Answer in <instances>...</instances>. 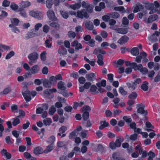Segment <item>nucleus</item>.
<instances>
[{
    "instance_id": "4d7b16f0",
    "label": "nucleus",
    "mask_w": 160,
    "mask_h": 160,
    "mask_svg": "<svg viewBox=\"0 0 160 160\" xmlns=\"http://www.w3.org/2000/svg\"><path fill=\"white\" fill-rule=\"evenodd\" d=\"M55 138L54 136H52L49 138L48 141L47 142L51 144L52 145L55 141Z\"/></svg>"
},
{
    "instance_id": "3c124183",
    "label": "nucleus",
    "mask_w": 160,
    "mask_h": 160,
    "mask_svg": "<svg viewBox=\"0 0 160 160\" xmlns=\"http://www.w3.org/2000/svg\"><path fill=\"white\" fill-rule=\"evenodd\" d=\"M75 30L76 32L79 33L83 32L84 31V29L82 26L78 25L75 28Z\"/></svg>"
},
{
    "instance_id": "4be33fe9",
    "label": "nucleus",
    "mask_w": 160,
    "mask_h": 160,
    "mask_svg": "<svg viewBox=\"0 0 160 160\" xmlns=\"http://www.w3.org/2000/svg\"><path fill=\"white\" fill-rule=\"evenodd\" d=\"M98 60L97 62L98 64L100 66H103L104 62L103 61V56L101 54H99L97 56Z\"/></svg>"
},
{
    "instance_id": "09e8293b",
    "label": "nucleus",
    "mask_w": 160,
    "mask_h": 160,
    "mask_svg": "<svg viewBox=\"0 0 160 160\" xmlns=\"http://www.w3.org/2000/svg\"><path fill=\"white\" fill-rule=\"evenodd\" d=\"M82 118L85 120H87L89 117V113L88 111H85L82 114Z\"/></svg>"
},
{
    "instance_id": "423d86ee",
    "label": "nucleus",
    "mask_w": 160,
    "mask_h": 160,
    "mask_svg": "<svg viewBox=\"0 0 160 160\" xmlns=\"http://www.w3.org/2000/svg\"><path fill=\"white\" fill-rule=\"evenodd\" d=\"M82 6L83 8H85L89 13H91L93 11L94 6L92 5L86 3L84 1L82 2Z\"/></svg>"
},
{
    "instance_id": "4468645a",
    "label": "nucleus",
    "mask_w": 160,
    "mask_h": 160,
    "mask_svg": "<svg viewBox=\"0 0 160 160\" xmlns=\"http://www.w3.org/2000/svg\"><path fill=\"white\" fill-rule=\"evenodd\" d=\"M85 24V27L86 28L89 30H92L93 28V23L91 22L86 21L84 22Z\"/></svg>"
},
{
    "instance_id": "0eeeda50",
    "label": "nucleus",
    "mask_w": 160,
    "mask_h": 160,
    "mask_svg": "<svg viewBox=\"0 0 160 160\" xmlns=\"http://www.w3.org/2000/svg\"><path fill=\"white\" fill-rule=\"evenodd\" d=\"M135 70H139L143 74H144L147 73L148 72V69L145 68H142V64H139L136 65L135 68Z\"/></svg>"
},
{
    "instance_id": "2f4dec72",
    "label": "nucleus",
    "mask_w": 160,
    "mask_h": 160,
    "mask_svg": "<svg viewBox=\"0 0 160 160\" xmlns=\"http://www.w3.org/2000/svg\"><path fill=\"white\" fill-rule=\"evenodd\" d=\"M78 134V132H77L74 130L73 132L70 133L69 135V138L71 139H73L75 137L77 136Z\"/></svg>"
},
{
    "instance_id": "c85d7f7f",
    "label": "nucleus",
    "mask_w": 160,
    "mask_h": 160,
    "mask_svg": "<svg viewBox=\"0 0 160 160\" xmlns=\"http://www.w3.org/2000/svg\"><path fill=\"white\" fill-rule=\"evenodd\" d=\"M30 70L33 74L37 73L39 71L38 66L37 65H35L31 68Z\"/></svg>"
},
{
    "instance_id": "a878e982",
    "label": "nucleus",
    "mask_w": 160,
    "mask_h": 160,
    "mask_svg": "<svg viewBox=\"0 0 160 160\" xmlns=\"http://www.w3.org/2000/svg\"><path fill=\"white\" fill-rule=\"evenodd\" d=\"M81 7V4L80 2L76 3L74 4L70 5V8L74 10L78 9L80 8Z\"/></svg>"
},
{
    "instance_id": "473e14b6",
    "label": "nucleus",
    "mask_w": 160,
    "mask_h": 160,
    "mask_svg": "<svg viewBox=\"0 0 160 160\" xmlns=\"http://www.w3.org/2000/svg\"><path fill=\"white\" fill-rule=\"evenodd\" d=\"M53 149V147L52 145L50 144L48 146L46 149L43 151V152L45 153H47L51 152Z\"/></svg>"
},
{
    "instance_id": "8fccbe9b",
    "label": "nucleus",
    "mask_w": 160,
    "mask_h": 160,
    "mask_svg": "<svg viewBox=\"0 0 160 160\" xmlns=\"http://www.w3.org/2000/svg\"><path fill=\"white\" fill-rule=\"evenodd\" d=\"M11 89L10 87H8L4 89L2 92H1L2 94L6 95L9 93L11 91Z\"/></svg>"
},
{
    "instance_id": "680f3d73",
    "label": "nucleus",
    "mask_w": 160,
    "mask_h": 160,
    "mask_svg": "<svg viewBox=\"0 0 160 160\" xmlns=\"http://www.w3.org/2000/svg\"><path fill=\"white\" fill-rule=\"evenodd\" d=\"M147 13V11H144L143 12V13H142L140 12L138 13V18H139L140 19H142V18H144L143 17Z\"/></svg>"
},
{
    "instance_id": "0e129e2a",
    "label": "nucleus",
    "mask_w": 160,
    "mask_h": 160,
    "mask_svg": "<svg viewBox=\"0 0 160 160\" xmlns=\"http://www.w3.org/2000/svg\"><path fill=\"white\" fill-rule=\"evenodd\" d=\"M154 81L156 82H158L160 81V72H159L158 73L155 77Z\"/></svg>"
},
{
    "instance_id": "49530a36",
    "label": "nucleus",
    "mask_w": 160,
    "mask_h": 160,
    "mask_svg": "<svg viewBox=\"0 0 160 160\" xmlns=\"http://www.w3.org/2000/svg\"><path fill=\"white\" fill-rule=\"evenodd\" d=\"M56 111V109L53 105L52 106L49 108L48 113L51 115H52Z\"/></svg>"
},
{
    "instance_id": "f704fd0d",
    "label": "nucleus",
    "mask_w": 160,
    "mask_h": 160,
    "mask_svg": "<svg viewBox=\"0 0 160 160\" xmlns=\"http://www.w3.org/2000/svg\"><path fill=\"white\" fill-rule=\"evenodd\" d=\"M93 53L95 54H97L98 53H101L102 54H104L106 53V52L105 51L103 50L102 49H101L100 48H98L95 49Z\"/></svg>"
},
{
    "instance_id": "c756f323",
    "label": "nucleus",
    "mask_w": 160,
    "mask_h": 160,
    "mask_svg": "<svg viewBox=\"0 0 160 160\" xmlns=\"http://www.w3.org/2000/svg\"><path fill=\"white\" fill-rule=\"evenodd\" d=\"M106 82L105 80H103L101 82H99L97 83L96 85L98 88L101 87H105L106 85Z\"/></svg>"
},
{
    "instance_id": "864d4df0",
    "label": "nucleus",
    "mask_w": 160,
    "mask_h": 160,
    "mask_svg": "<svg viewBox=\"0 0 160 160\" xmlns=\"http://www.w3.org/2000/svg\"><path fill=\"white\" fill-rule=\"evenodd\" d=\"M3 49L4 50H8L10 49V47L5 45L0 44V51L3 52Z\"/></svg>"
},
{
    "instance_id": "5fc2aeb1",
    "label": "nucleus",
    "mask_w": 160,
    "mask_h": 160,
    "mask_svg": "<svg viewBox=\"0 0 160 160\" xmlns=\"http://www.w3.org/2000/svg\"><path fill=\"white\" fill-rule=\"evenodd\" d=\"M46 52L45 51L43 52L40 54L41 59L42 61H45L46 59Z\"/></svg>"
},
{
    "instance_id": "1a4fd4ad",
    "label": "nucleus",
    "mask_w": 160,
    "mask_h": 160,
    "mask_svg": "<svg viewBox=\"0 0 160 160\" xmlns=\"http://www.w3.org/2000/svg\"><path fill=\"white\" fill-rule=\"evenodd\" d=\"M47 15L49 19L52 21H56L58 20L55 16L54 12L52 10H50L47 12Z\"/></svg>"
},
{
    "instance_id": "5701e85b",
    "label": "nucleus",
    "mask_w": 160,
    "mask_h": 160,
    "mask_svg": "<svg viewBox=\"0 0 160 160\" xmlns=\"http://www.w3.org/2000/svg\"><path fill=\"white\" fill-rule=\"evenodd\" d=\"M110 18L114 19H117L119 18L120 17V14L117 12H112L108 14Z\"/></svg>"
},
{
    "instance_id": "cd10ccee",
    "label": "nucleus",
    "mask_w": 160,
    "mask_h": 160,
    "mask_svg": "<svg viewBox=\"0 0 160 160\" xmlns=\"http://www.w3.org/2000/svg\"><path fill=\"white\" fill-rule=\"evenodd\" d=\"M131 53L133 56H136L139 53V51L137 47L133 48L131 51Z\"/></svg>"
},
{
    "instance_id": "412c9836",
    "label": "nucleus",
    "mask_w": 160,
    "mask_h": 160,
    "mask_svg": "<svg viewBox=\"0 0 160 160\" xmlns=\"http://www.w3.org/2000/svg\"><path fill=\"white\" fill-rule=\"evenodd\" d=\"M100 124V125L99 127V129L100 130H102L104 128L108 127L109 125V123L106 121H101Z\"/></svg>"
},
{
    "instance_id": "aec40b11",
    "label": "nucleus",
    "mask_w": 160,
    "mask_h": 160,
    "mask_svg": "<svg viewBox=\"0 0 160 160\" xmlns=\"http://www.w3.org/2000/svg\"><path fill=\"white\" fill-rule=\"evenodd\" d=\"M31 3L29 2L28 1H22L20 3V6L21 7V8H22L23 9L24 8L29 7Z\"/></svg>"
},
{
    "instance_id": "ddd939ff",
    "label": "nucleus",
    "mask_w": 160,
    "mask_h": 160,
    "mask_svg": "<svg viewBox=\"0 0 160 160\" xmlns=\"http://www.w3.org/2000/svg\"><path fill=\"white\" fill-rule=\"evenodd\" d=\"M71 45L73 47H75V49L76 50H78L82 48V44L79 43L77 40L74 41L71 44Z\"/></svg>"
},
{
    "instance_id": "f03ea898",
    "label": "nucleus",
    "mask_w": 160,
    "mask_h": 160,
    "mask_svg": "<svg viewBox=\"0 0 160 160\" xmlns=\"http://www.w3.org/2000/svg\"><path fill=\"white\" fill-rule=\"evenodd\" d=\"M77 16L81 19H83V18L87 19L89 17V16L85 9H82L78 11Z\"/></svg>"
},
{
    "instance_id": "39448f33",
    "label": "nucleus",
    "mask_w": 160,
    "mask_h": 160,
    "mask_svg": "<svg viewBox=\"0 0 160 160\" xmlns=\"http://www.w3.org/2000/svg\"><path fill=\"white\" fill-rule=\"evenodd\" d=\"M144 105L142 103L137 104V112L141 114L146 115L148 112L147 111L144 110Z\"/></svg>"
},
{
    "instance_id": "a18cd8bd",
    "label": "nucleus",
    "mask_w": 160,
    "mask_h": 160,
    "mask_svg": "<svg viewBox=\"0 0 160 160\" xmlns=\"http://www.w3.org/2000/svg\"><path fill=\"white\" fill-rule=\"evenodd\" d=\"M51 40L49 39H46L45 42V44L46 47L48 48H50L52 46V43L51 42Z\"/></svg>"
},
{
    "instance_id": "20e7f679",
    "label": "nucleus",
    "mask_w": 160,
    "mask_h": 160,
    "mask_svg": "<svg viewBox=\"0 0 160 160\" xmlns=\"http://www.w3.org/2000/svg\"><path fill=\"white\" fill-rule=\"evenodd\" d=\"M29 14L31 16L38 20H41L43 18L42 13L38 11H31L29 12Z\"/></svg>"
},
{
    "instance_id": "9d476101",
    "label": "nucleus",
    "mask_w": 160,
    "mask_h": 160,
    "mask_svg": "<svg viewBox=\"0 0 160 160\" xmlns=\"http://www.w3.org/2000/svg\"><path fill=\"white\" fill-rule=\"evenodd\" d=\"M110 29L115 30L117 32L123 34H126L128 32V29L126 28H120L115 29L112 26L110 27Z\"/></svg>"
},
{
    "instance_id": "58836bf2",
    "label": "nucleus",
    "mask_w": 160,
    "mask_h": 160,
    "mask_svg": "<svg viewBox=\"0 0 160 160\" xmlns=\"http://www.w3.org/2000/svg\"><path fill=\"white\" fill-rule=\"evenodd\" d=\"M50 26L54 28L57 30H58L60 28L59 24L57 23L54 22L50 23Z\"/></svg>"
},
{
    "instance_id": "e433bc0d",
    "label": "nucleus",
    "mask_w": 160,
    "mask_h": 160,
    "mask_svg": "<svg viewBox=\"0 0 160 160\" xmlns=\"http://www.w3.org/2000/svg\"><path fill=\"white\" fill-rule=\"evenodd\" d=\"M53 3L54 2L53 0H47L46 3L47 7L49 9L51 8Z\"/></svg>"
},
{
    "instance_id": "e2e57ef3",
    "label": "nucleus",
    "mask_w": 160,
    "mask_h": 160,
    "mask_svg": "<svg viewBox=\"0 0 160 160\" xmlns=\"http://www.w3.org/2000/svg\"><path fill=\"white\" fill-rule=\"evenodd\" d=\"M10 2L8 0H4L2 2V6L3 7H8L10 4Z\"/></svg>"
},
{
    "instance_id": "de8ad7c7",
    "label": "nucleus",
    "mask_w": 160,
    "mask_h": 160,
    "mask_svg": "<svg viewBox=\"0 0 160 160\" xmlns=\"http://www.w3.org/2000/svg\"><path fill=\"white\" fill-rule=\"evenodd\" d=\"M138 95L135 92H132L128 96V98L131 99H135L137 97Z\"/></svg>"
},
{
    "instance_id": "052dcab7",
    "label": "nucleus",
    "mask_w": 160,
    "mask_h": 160,
    "mask_svg": "<svg viewBox=\"0 0 160 160\" xmlns=\"http://www.w3.org/2000/svg\"><path fill=\"white\" fill-rule=\"evenodd\" d=\"M155 74V72L154 71L152 70L150 71L148 73V77L151 79H153V76Z\"/></svg>"
},
{
    "instance_id": "69168bd1",
    "label": "nucleus",
    "mask_w": 160,
    "mask_h": 160,
    "mask_svg": "<svg viewBox=\"0 0 160 160\" xmlns=\"http://www.w3.org/2000/svg\"><path fill=\"white\" fill-rule=\"evenodd\" d=\"M10 8L13 10H16L18 9V5L15 4V3H12L10 5Z\"/></svg>"
},
{
    "instance_id": "7c9ffc66",
    "label": "nucleus",
    "mask_w": 160,
    "mask_h": 160,
    "mask_svg": "<svg viewBox=\"0 0 160 160\" xmlns=\"http://www.w3.org/2000/svg\"><path fill=\"white\" fill-rule=\"evenodd\" d=\"M148 82H143L141 86V88L145 91H147L148 88Z\"/></svg>"
},
{
    "instance_id": "7ed1b4c3",
    "label": "nucleus",
    "mask_w": 160,
    "mask_h": 160,
    "mask_svg": "<svg viewBox=\"0 0 160 160\" xmlns=\"http://www.w3.org/2000/svg\"><path fill=\"white\" fill-rule=\"evenodd\" d=\"M158 18L157 15L153 14L150 15L148 19L146 18H143V20L146 24H148L156 21Z\"/></svg>"
},
{
    "instance_id": "9b49d317",
    "label": "nucleus",
    "mask_w": 160,
    "mask_h": 160,
    "mask_svg": "<svg viewBox=\"0 0 160 160\" xmlns=\"http://www.w3.org/2000/svg\"><path fill=\"white\" fill-rule=\"evenodd\" d=\"M86 78L89 81H92L96 79V75L94 73H88L86 75Z\"/></svg>"
},
{
    "instance_id": "a19ab883",
    "label": "nucleus",
    "mask_w": 160,
    "mask_h": 160,
    "mask_svg": "<svg viewBox=\"0 0 160 160\" xmlns=\"http://www.w3.org/2000/svg\"><path fill=\"white\" fill-rule=\"evenodd\" d=\"M114 10L115 11L121 12L122 13L125 12V11L123 6L116 7L114 8Z\"/></svg>"
},
{
    "instance_id": "6e6d98bb",
    "label": "nucleus",
    "mask_w": 160,
    "mask_h": 160,
    "mask_svg": "<svg viewBox=\"0 0 160 160\" xmlns=\"http://www.w3.org/2000/svg\"><path fill=\"white\" fill-rule=\"evenodd\" d=\"M88 131V130H84L81 132L80 133V136L82 138H87V132Z\"/></svg>"
},
{
    "instance_id": "603ef678",
    "label": "nucleus",
    "mask_w": 160,
    "mask_h": 160,
    "mask_svg": "<svg viewBox=\"0 0 160 160\" xmlns=\"http://www.w3.org/2000/svg\"><path fill=\"white\" fill-rule=\"evenodd\" d=\"M124 62V61L123 60L119 59L117 61H115L114 62V63L115 64V65H118L119 66L122 65Z\"/></svg>"
},
{
    "instance_id": "f257e3e1",
    "label": "nucleus",
    "mask_w": 160,
    "mask_h": 160,
    "mask_svg": "<svg viewBox=\"0 0 160 160\" xmlns=\"http://www.w3.org/2000/svg\"><path fill=\"white\" fill-rule=\"evenodd\" d=\"M38 57V54L36 52H34L29 54L28 56L29 60L28 62L29 64L32 65L33 63H35Z\"/></svg>"
},
{
    "instance_id": "ea45409f",
    "label": "nucleus",
    "mask_w": 160,
    "mask_h": 160,
    "mask_svg": "<svg viewBox=\"0 0 160 160\" xmlns=\"http://www.w3.org/2000/svg\"><path fill=\"white\" fill-rule=\"evenodd\" d=\"M61 15L65 19H67L68 17V13L67 11L60 10V11Z\"/></svg>"
},
{
    "instance_id": "13d9d810",
    "label": "nucleus",
    "mask_w": 160,
    "mask_h": 160,
    "mask_svg": "<svg viewBox=\"0 0 160 160\" xmlns=\"http://www.w3.org/2000/svg\"><path fill=\"white\" fill-rule=\"evenodd\" d=\"M49 80L50 81V82L52 85L56 84L57 82V80L54 76H52L50 77Z\"/></svg>"
},
{
    "instance_id": "6e6552de",
    "label": "nucleus",
    "mask_w": 160,
    "mask_h": 160,
    "mask_svg": "<svg viewBox=\"0 0 160 160\" xmlns=\"http://www.w3.org/2000/svg\"><path fill=\"white\" fill-rule=\"evenodd\" d=\"M147 56V53L144 52H142L140 53L139 55L135 58V61L138 63H140L141 62V59L144 58L146 57Z\"/></svg>"
},
{
    "instance_id": "774afa93",
    "label": "nucleus",
    "mask_w": 160,
    "mask_h": 160,
    "mask_svg": "<svg viewBox=\"0 0 160 160\" xmlns=\"http://www.w3.org/2000/svg\"><path fill=\"white\" fill-rule=\"evenodd\" d=\"M88 45L91 47H93L95 45V41L93 39H91L89 41H88Z\"/></svg>"
},
{
    "instance_id": "6ab92c4d",
    "label": "nucleus",
    "mask_w": 160,
    "mask_h": 160,
    "mask_svg": "<svg viewBox=\"0 0 160 160\" xmlns=\"http://www.w3.org/2000/svg\"><path fill=\"white\" fill-rule=\"evenodd\" d=\"M123 139L122 137H120L116 139L115 142V145L116 147H119L121 145V143L123 142Z\"/></svg>"
},
{
    "instance_id": "bf43d9fd",
    "label": "nucleus",
    "mask_w": 160,
    "mask_h": 160,
    "mask_svg": "<svg viewBox=\"0 0 160 160\" xmlns=\"http://www.w3.org/2000/svg\"><path fill=\"white\" fill-rule=\"evenodd\" d=\"M15 54V52L13 51H11L8 53L6 56L5 59H10L11 57L13 56Z\"/></svg>"
},
{
    "instance_id": "bb28decb",
    "label": "nucleus",
    "mask_w": 160,
    "mask_h": 160,
    "mask_svg": "<svg viewBox=\"0 0 160 160\" xmlns=\"http://www.w3.org/2000/svg\"><path fill=\"white\" fill-rule=\"evenodd\" d=\"M1 153L2 154L6 156V158L8 159H10L11 157V154L7 152L6 149H3L1 151Z\"/></svg>"
},
{
    "instance_id": "79ce46f5",
    "label": "nucleus",
    "mask_w": 160,
    "mask_h": 160,
    "mask_svg": "<svg viewBox=\"0 0 160 160\" xmlns=\"http://www.w3.org/2000/svg\"><path fill=\"white\" fill-rule=\"evenodd\" d=\"M128 87L130 89L132 90H134L136 87V85H135L133 82L132 83H127Z\"/></svg>"
},
{
    "instance_id": "f8f14e48",
    "label": "nucleus",
    "mask_w": 160,
    "mask_h": 160,
    "mask_svg": "<svg viewBox=\"0 0 160 160\" xmlns=\"http://www.w3.org/2000/svg\"><path fill=\"white\" fill-rule=\"evenodd\" d=\"M160 34V32L157 31H155L151 36H150L148 38L149 40L152 42L157 41V39L156 37H155V35H156L157 36H158Z\"/></svg>"
},
{
    "instance_id": "37998d69",
    "label": "nucleus",
    "mask_w": 160,
    "mask_h": 160,
    "mask_svg": "<svg viewBox=\"0 0 160 160\" xmlns=\"http://www.w3.org/2000/svg\"><path fill=\"white\" fill-rule=\"evenodd\" d=\"M143 8V6L142 5L140 4L138 5H137L133 10V12H138L141 9H142Z\"/></svg>"
},
{
    "instance_id": "a211bd4d",
    "label": "nucleus",
    "mask_w": 160,
    "mask_h": 160,
    "mask_svg": "<svg viewBox=\"0 0 160 160\" xmlns=\"http://www.w3.org/2000/svg\"><path fill=\"white\" fill-rule=\"evenodd\" d=\"M58 88L61 91L65 90L66 88L65 83L62 81L59 82L57 85Z\"/></svg>"
},
{
    "instance_id": "4c0bfd02",
    "label": "nucleus",
    "mask_w": 160,
    "mask_h": 160,
    "mask_svg": "<svg viewBox=\"0 0 160 160\" xmlns=\"http://www.w3.org/2000/svg\"><path fill=\"white\" fill-rule=\"evenodd\" d=\"M18 11L19 12V14L21 15V16L25 18H26L27 17V14L26 13L23 8H20L19 9Z\"/></svg>"
},
{
    "instance_id": "b1692460",
    "label": "nucleus",
    "mask_w": 160,
    "mask_h": 160,
    "mask_svg": "<svg viewBox=\"0 0 160 160\" xmlns=\"http://www.w3.org/2000/svg\"><path fill=\"white\" fill-rule=\"evenodd\" d=\"M43 84L45 87L47 88H50L52 85L50 82V81L46 79L44 80Z\"/></svg>"
},
{
    "instance_id": "338daca9",
    "label": "nucleus",
    "mask_w": 160,
    "mask_h": 160,
    "mask_svg": "<svg viewBox=\"0 0 160 160\" xmlns=\"http://www.w3.org/2000/svg\"><path fill=\"white\" fill-rule=\"evenodd\" d=\"M119 92L122 95H125L127 94V92L124 90L123 88L122 87H120L119 88Z\"/></svg>"
},
{
    "instance_id": "72a5a7b5",
    "label": "nucleus",
    "mask_w": 160,
    "mask_h": 160,
    "mask_svg": "<svg viewBox=\"0 0 160 160\" xmlns=\"http://www.w3.org/2000/svg\"><path fill=\"white\" fill-rule=\"evenodd\" d=\"M52 119L49 118H47L43 121L44 124L45 126H49L52 122Z\"/></svg>"
},
{
    "instance_id": "c9c22d12",
    "label": "nucleus",
    "mask_w": 160,
    "mask_h": 160,
    "mask_svg": "<svg viewBox=\"0 0 160 160\" xmlns=\"http://www.w3.org/2000/svg\"><path fill=\"white\" fill-rule=\"evenodd\" d=\"M125 64L127 66H130L132 67L134 69L136 65H137V64L136 62L131 63L129 61H126L125 62Z\"/></svg>"
},
{
    "instance_id": "f3484780",
    "label": "nucleus",
    "mask_w": 160,
    "mask_h": 160,
    "mask_svg": "<svg viewBox=\"0 0 160 160\" xmlns=\"http://www.w3.org/2000/svg\"><path fill=\"white\" fill-rule=\"evenodd\" d=\"M11 24L9 25V27H12V26H18L19 22V20L16 18H12L10 19Z\"/></svg>"
},
{
    "instance_id": "2eb2a0df",
    "label": "nucleus",
    "mask_w": 160,
    "mask_h": 160,
    "mask_svg": "<svg viewBox=\"0 0 160 160\" xmlns=\"http://www.w3.org/2000/svg\"><path fill=\"white\" fill-rule=\"evenodd\" d=\"M129 39V38L126 36L122 37L118 40V43L120 44H122L126 43Z\"/></svg>"
},
{
    "instance_id": "393cba45",
    "label": "nucleus",
    "mask_w": 160,
    "mask_h": 160,
    "mask_svg": "<svg viewBox=\"0 0 160 160\" xmlns=\"http://www.w3.org/2000/svg\"><path fill=\"white\" fill-rule=\"evenodd\" d=\"M58 53L60 55H66L67 53V49L63 47H61L58 50Z\"/></svg>"
},
{
    "instance_id": "c03bdc74",
    "label": "nucleus",
    "mask_w": 160,
    "mask_h": 160,
    "mask_svg": "<svg viewBox=\"0 0 160 160\" xmlns=\"http://www.w3.org/2000/svg\"><path fill=\"white\" fill-rule=\"evenodd\" d=\"M12 120V124L13 126H16L20 123V120L18 118H13Z\"/></svg>"
},
{
    "instance_id": "dca6fc26",
    "label": "nucleus",
    "mask_w": 160,
    "mask_h": 160,
    "mask_svg": "<svg viewBox=\"0 0 160 160\" xmlns=\"http://www.w3.org/2000/svg\"><path fill=\"white\" fill-rule=\"evenodd\" d=\"M43 152L42 148L40 147H38L34 148L33 153L36 155H38Z\"/></svg>"
}]
</instances>
